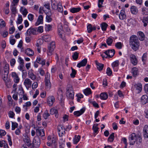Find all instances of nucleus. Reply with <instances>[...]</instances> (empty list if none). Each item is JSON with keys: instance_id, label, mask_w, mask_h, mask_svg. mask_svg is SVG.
Wrapping results in <instances>:
<instances>
[{"instance_id": "30", "label": "nucleus", "mask_w": 148, "mask_h": 148, "mask_svg": "<svg viewBox=\"0 0 148 148\" xmlns=\"http://www.w3.org/2000/svg\"><path fill=\"white\" fill-rule=\"evenodd\" d=\"M51 6L53 10H55L57 9V6L58 4L57 3L56 1L54 0H51Z\"/></svg>"}, {"instance_id": "28", "label": "nucleus", "mask_w": 148, "mask_h": 148, "mask_svg": "<svg viewBox=\"0 0 148 148\" xmlns=\"http://www.w3.org/2000/svg\"><path fill=\"white\" fill-rule=\"evenodd\" d=\"M130 11L133 14H136L138 12L137 8L134 6H132L130 8Z\"/></svg>"}, {"instance_id": "23", "label": "nucleus", "mask_w": 148, "mask_h": 148, "mask_svg": "<svg viewBox=\"0 0 148 148\" xmlns=\"http://www.w3.org/2000/svg\"><path fill=\"white\" fill-rule=\"evenodd\" d=\"M58 32L60 36H61L63 32V28L61 24L60 23L58 25Z\"/></svg>"}, {"instance_id": "52", "label": "nucleus", "mask_w": 148, "mask_h": 148, "mask_svg": "<svg viewBox=\"0 0 148 148\" xmlns=\"http://www.w3.org/2000/svg\"><path fill=\"white\" fill-rule=\"evenodd\" d=\"M8 104L9 106H10L12 104V99L11 96L10 95L8 96Z\"/></svg>"}, {"instance_id": "48", "label": "nucleus", "mask_w": 148, "mask_h": 148, "mask_svg": "<svg viewBox=\"0 0 148 148\" xmlns=\"http://www.w3.org/2000/svg\"><path fill=\"white\" fill-rule=\"evenodd\" d=\"M60 147V148L63 147V145L65 143V140L63 138H62L60 139L59 141Z\"/></svg>"}, {"instance_id": "11", "label": "nucleus", "mask_w": 148, "mask_h": 148, "mask_svg": "<svg viewBox=\"0 0 148 148\" xmlns=\"http://www.w3.org/2000/svg\"><path fill=\"white\" fill-rule=\"evenodd\" d=\"M131 62L134 65L137 64L138 61L135 56L133 54H131L130 56Z\"/></svg>"}, {"instance_id": "9", "label": "nucleus", "mask_w": 148, "mask_h": 148, "mask_svg": "<svg viewBox=\"0 0 148 148\" xmlns=\"http://www.w3.org/2000/svg\"><path fill=\"white\" fill-rule=\"evenodd\" d=\"M23 138L25 143L27 146L29 147L32 145L29 138L27 135H23Z\"/></svg>"}, {"instance_id": "50", "label": "nucleus", "mask_w": 148, "mask_h": 148, "mask_svg": "<svg viewBox=\"0 0 148 148\" xmlns=\"http://www.w3.org/2000/svg\"><path fill=\"white\" fill-rule=\"evenodd\" d=\"M23 21V18L21 15H19L18 18L16 22V23L18 24H20Z\"/></svg>"}, {"instance_id": "38", "label": "nucleus", "mask_w": 148, "mask_h": 148, "mask_svg": "<svg viewBox=\"0 0 148 148\" xmlns=\"http://www.w3.org/2000/svg\"><path fill=\"white\" fill-rule=\"evenodd\" d=\"M114 138V133H112L108 138V141L111 142L113 141Z\"/></svg>"}, {"instance_id": "43", "label": "nucleus", "mask_w": 148, "mask_h": 148, "mask_svg": "<svg viewBox=\"0 0 148 148\" xmlns=\"http://www.w3.org/2000/svg\"><path fill=\"white\" fill-rule=\"evenodd\" d=\"M57 9L59 12H62L63 11V9L62 6L61 5V4L60 3H59L58 4Z\"/></svg>"}, {"instance_id": "15", "label": "nucleus", "mask_w": 148, "mask_h": 148, "mask_svg": "<svg viewBox=\"0 0 148 148\" xmlns=\"http://www.w3.org/2000/svg\"><path fill=\"white\" fill-rule=\"evenodd\" d=\"M87 62V59L86 58H85L77 64V67L79 68L81 66H85Z\"/></svg>"}, {"instance_id": "6", "label": "nucleus", "mask_w": 148, "mask_h": 148, "mask_svg": "<svg viewBox=\"0 0 148 148\" xmlns=\"http://www.w3.org/2000/svg\"><path fill=\"white\" fill-rule=\"evenodd\" d=\"M37 33V28L31 27L27 30L26 33V35L27 36H30L32 34L35 35Z\"/></svg>"}, {"instance_id": "13", "label": "nucleus", "mask_w": 148, "mask_h": 148, "mask_svg": "<svg viewBox=\"0 0 148 148\" xmlns=\"http://www.w3.org/2000/svg\"><path fill=\"white\" fill-rule=\"evenodd\" d=\"M28 75L29 78L32 80H34L36 79V75L34 73V71L32 69H30L28 71Z\"/></svg>"}, {"instance_id": "5", "label": "nucleus", "mask_w": 148, "mask_h": 148, "mask_svg": "<svg viewBox=\"0 0 148 148\" xmlns=\"http://www.w3.org/2000/svg\"><path fill=\"white\" fill-rule=\"evenodd\" d=\"M55 43L54 42H52L48 46L47 54L49 56L52 55V52L55 48Z\"/></svg>"}, {"instance_id": "41", "label": "nucleus", "mask_w": 148, "mask_h": 148, "mask_svg": "<svg viewBox=\"0 0 148 148\" xmlns=\"http://www.w3.org/2000/svg\"><path fill=\"white\" fill-rule=\"evenodd\" d=\"M98 125V124H94L92 127V129L93 130L94 133H97L98 132L99 128L97 127Z\"/></svg>"}, {"instance_id": "31", "label": "nucleus", "mask_w": 148, "mask_h": 148, "mask_svg": "<svg viewBox=\"0 0 148 148\" xmlns=\"http://www.w3.org/2000/svg\"><path fill=\"white\" fill-rule=\"evenodd\" d=\"M135 87L136 89L138 90V92L139 93L141 92L142 90V86L141 83H139L135 85Z\"/></svg>"}, {"instance_id": "40", "label": "nucleus", "mask_w": 148, "mask_h": 148, "mask_svg": "<svg viewBox=\"0 0 148 148\" xmlns=\"http://www.w3.org/2000/svg\"><path fill=\"white\" fill-rule=\"evenodd\" d=\"M138 33L140 36L139 37V39L141 41L144 40L145 38V35L144 33L141 32H139Z\"/></svg>"}, {"instance_id": "18", "label": "nucleus", "mask_w": 148, "mask_h": 148, "mask_svg": "<svg viewBox=\"0 0 148 148\" xmlns=\"http://www.w3.org/2000/svg\"><path fill=\"white\" fill-rule=\"evenodd\" d=\"M140 21H142V22L144 23V27H146L147 24H148V16L145 17L144 16L142 18V17H140L139 18Z\"/></svg>"}, {"instance_id": "21", "label": "nucleus", "mask_w": 148, "mask_h": 148, "mask_svg": "<svg viewBox=\"0 0 148 148\" xmlns=\"http://www.w3.org/2000/svg\"><path fill=\"white\" fill-rule=\"evenodd\" d=\"M12 76L14 78V80L16 83H18L19 82V78L15 73H12Z\"/></svg>"}, {"instance_id": "3", "label": "nucleus", "mask_w": 148, "mask_h": 148, "mask_svg": "<svg viewBox=\"0 0 148 148\" xmlns=\"http://www.w3.org/2000/svg\"><path fill=\"white\" fill-rule=\"evenodd\" d=\"M66 94L67 97L69 99H73L74 92L72 86L68 84L66 88Z\"/></svg>"}, {"instance_id": "27", "label": "nucleus", "mask_w": 148, "mask_h": 148, "mask_svg": "<svg viewBox=\"0 0 148 148\" xmlns=\"http://www.w3.org/2000/svg\"><path fill=\"white\" fill-rule=\"evenodd\" d=\"M141 14L144 16L148 15V9L145 7H143L141 9Z\"/></svg>"}, {"instance_id": "51", "label": "nucleus", "mask_w": 148, "mask_h": 148, "mask_svg": "<svg viewBox=\"0 0 148 148\" xmlns=\"http://www.w3.org/2000/svg\"><path fill=\"white\" fill-rule=\"evenodd\" d=\"M79 53L77 52H75L72 56V57L73 59L75 60H76L78 58Z\"/></svg>"}, {"instance_id": "7", "label": "nucleus", "mask_w": 148, "mask_h": 148, "mask_svg": "<svg viewBox=\"0 0 148 148\" xmlns=\"http://www.w3.org/2000/svg\"><path fill=\"white\" fill-rule=\"evenodd\" d=\"M58 134L60 137H62L65 133V129L62 125H60L58 126Z\"/></svg>"}, {"instance_id": "63", "label": "nucleus", "mask_w": 148, "mask_h": 148, "mask_svg": "<svg viewBox=\"0 0 148 148\" xmlns=\"http://www.w3.org/2000/svg\"><path fill=\"white\" fill-rule=\"evenodd\" d=\"M119 64V61L118 60H116L112 64V66L113 67H117L118 66Z\"/></svg>"}, {"instance_id": "36", "label": "nucleus", "mask_w": 148, "mask_h": 148, "mask_svg": "<svg viewBox=\"0 0 148 148\" xmlns=\"http://www.w3.org/2000/svg\"><path fill=\"white\" fill-rule=\"evenodd\" d=\"M81 8L79 7L73 8L70 9V12L72 13H75L79 12Z\"/></svg>"}, {"instance_id": "12", "label": "nucleus", "mask_w": 148, "mask_h": 148, "mask_svg": "<svg viewBox=\"0 0 148 148\" xmlns=\"http://www.w3.org/2000/svg\"><path fill=\"white\" fill-rule=\"evenodd\" d=\"M32 84V81L28 78H26L24 82V85L27 89L30 88Z\"/></svg>"}, {"instance_id": "25", "label": "nucleus", "mask_w": 148, "mask_h": 148, "mask_svg": "<svg viewBox=\"0 0 148 148\" xmlns=\"http://www.w3.org/2000/svg\"><path fill=\"white\" fill-rule=\"evenodd\" d=\"M45 88L47 90L50 89L51 87V84L49 80H45Z\"/></svg>"}, {"instance_id": "2", "label": "nucleus", "mask_w": 148, "mask_h": 148, "mask_svg": "<svg viewBox=\"0 0 148 148\" xmlns=\"http://www.w3.org/2000/svg\"><path fill=\"white\" fill-rule=\"evenodd\" d=\"M129 45L132 49L134 51H137L139 49L140 43L137 37L132 35L130 38Z\"/></svg>"}, {"instance_id": "49", "label": "nucleus", "mask_w": 148, "mask_h": 148, "mask_svg": "<svg viewBox=\"0 0 148 148\" xmlns=\"http://www.w3.org/2000/svg\"><path fill=\"white\" fill-rule=\"evenodd\" d=\"M106 43L108 45L110 46L113 42V39L109 37L106 40Z\"/></svg>"}, {"instance_id": "57", "label": "nucleus", "mask_w": 148, "mask_h": 148, "mask_svg": "<svg viewBox=\"0 0 148 148\" xmlns=\"http://www.w3.org/2000/svg\"><path fill=\"white\" fill-rule=\"evenodd\" d=\"M147 53H144L142 58V61L143 62H145L147 60Z\"/></svg>"}, {"instance_id": "56", "label": "nucleus", "mask_w": 148, "mask_h": 148, "mask_svg": "<svg viewBox=\"0 0 148 148\" xmlns=\"http://www.w3.org/2000/svg\"><path fill=\"white\" fill-rule=\"evenodd\" d=\"M106 73L107 75L109 76L111 75L112 74V72L111 69L109 67L107 68Z\"/></svg>"}, {"instance_id": "16", "label": "nucleus", "mask_w": 148, "mask_h": 148, "mask_svg": "<svg viewBox=\"0 0 148 148\" xmlns=\"http://www.w3.org/2000/svg\"><path fill=\"white\" fill-rule=\"evenodd\" d=\"M25 53L29 56H32L34 54V51L30 48L27 49L25 51Z\"/></svg>"}, {"instance_id": "47", "label": "nucleus", "mask_w": 148, "mask_h": 148, "mask_svg": "<svg viewBox=\"0 0 148 148\" xmlns=\"http://www.w3.org/2000/svg\"><path fill=\"white\" fill-rule=\"evenodd\" d=\"M141 100L145 103H146L147 101L148 97L146 95H143L141 97Z\"/></svg>"}, {"instance_id": "32", "label": "nucleus", "mask_w": 148, "mask_h": 148, "mask_svg": "<svg viewBox=\"0 0 148 148\" xmlns=\"http://www.w3.org/2000/svg\"><path fill=\"white\" fill-rule=\"evenodd\" d=\"M115 53V51L114 49L108 50V57L110 58L114 56Z\"/></svg>"}, {"instance_id": "19", "label": "nucleus", "mask_w": 148, "mask_h": 148, "mask_svg": "<svg viewBox=\"0 0 148 148\" xmlns=\"http://www.w3.org/2000/svg\"><path fill=\"white\" fill-rule=\"evenodd\" d=\"M126 16L125 14V12L124 10H122L121 11L119 17L120 19L123 20L126 18Z\"/></svg>"}, {"instance_id": "17", "label": "nucleus", "mask_w": 148, "mask_h": 148, "mask_svg": "<svg viewBox=\"0 0 148 148\" xmlns=\"http://www.w3.org/2000/svg\"><path fill=\"white\" fill-rule=\"evenodd\" d=\"M143 136L145 138H148V126L145 125L143 128Z\"/></svg>"}, {"instance_id": "26", "label": "nucleus", "mask_w": 148, "mask_h": 148, "mask_svg": "<svg viewBox=\"0 0 148 148\" xmlns=\"http://www.w3.org/2000/svg\"><path fill=\"white\" fill-rule=\"evenodd\" d=\"M97 69L99 71H101L103 67V64L98 62L97 61H95Z\"/></svg>"}, {"instance_id": "4", "label": "nucleus", "mask_w": 148, "mask_h": 148, "mask_svg": "<svg viewBox=\"0 0 148 148\" xmlns=\"http://www.w3.org/2000/svg\"><path fill=\"white\" fill-rule=\"evenodd\" d=\"M32 144L33 148H38L40 144V140L39 137L38 136H35Z\"/></svg>"}, {"instance_id": "34", "label": "nucleus", "mask_w": 148, "mask_h": 148, "mask_svg": "<svg viewBox=\"0 0 148 148\" xmlns=\"http://www.w3.org/2000/svg\"><path fill=\"white\" fill-rule=\"evenodd\" d=\"M132 75L134 77H136V76L138 75V72L137 68L136 67L133 68L132 69Z\"/></svg>"}, {"instance_id": "53", "label": "nucleus", "mask_w": 148, "mask_h": 148, "mask_svg": "<svg viewBox=\"0 0 148 148\" xmlns=\"http://www.w3.org/2000/svg\"><path fill=\"white\" fill-rule=\"evenodd\" d=\"M115 46L118 49H121L122 47V43L121 42H117L115 44Z\"/></svg>"}, {"instance_id": "37", "label": "nucleus", "mask_w": 148, "mask_h": 148, "mask_svg": "<svg viewBox=\"0 0 148 148\" xmlns=\"http://www.w3.org/2000/svg\"><path fill=\"white\" fill-rule=\"evenodd\" d=\"M84 92L86 95H88L91 93V90L90 88H87L84 90Z\"/></svg>"}, {"instance_id": "59", "label": "nucleus", "mask_w": 148, "mask_h": 148, "mask_svg": "<svg viewBox=\"0 0 148 148\" xmlns=\"http://www.w3.org/2000/svg\"><path fill=\"white\" fill-rule=\"evenodd\" d=\"M77 97V101L79 102L80 101V99L83 97V95L81 94H78L76 95Z\"/></svg>"}, {"instance_id": "8", "label": "nucleus", "mask_w": 148, "mask_h": 148, "mask_svg": "<svg viewBox=\"0 0 148 148\" xmlns=\"http://www.w3.org/2000/svg\"><path fill=\"white\" fill-rule=\"evenodd\" d=\"M36 133L37 136H40L41 137H42L45 136V130L44 129H40L39 127H38L36 129Z\"/></svg>"}, {"instance_id": "33", "label": "nucleus", "mask_w": 148, "mask_h": 148, "mask_svg": "<svg viewBox=\"0 0 148 148\" xmlns=\"http://www.w3.org/2000/svg\"><path fill=\"white\" fill-rule=\"evenodd\" d=\"M80 136L78 135V136L75 135V138L73 140V142L74 144H76L77 143L80 139Z\"/></svg>"}, {"instance_id": "46", "label": "nucleus", "mask_w": 148, "mask_h": 148, "mask_svg": "<svg viewBox=\"0 0 148 148\" xmlns=\"http://www.w3.org/2000/svg\"><path fill=\"white\" fill-rule=\"evenodd\" d=\"M71 69L72 70V73L70 74V76L71 77L74 78L75 77V75L76 73V71L72 67H71Z\"/></svg>"}, {"instance_id": "29", "label": "nucleus", "mask_w": 148, "mask_h": 148, "mask_svg": "<svg viewBox=\"0 0 148 148\" xmlns=\"http://www.w3.org/2000/svg\"><path fill=\"white\" fill-rule=\"evenodd\" d=\"M108 94L106 92L101 93L100 95V98L103 100H106L108 98Z\"/></svg>"}, {"instance_id": "62", "label": "nucleus", "mask_w": 148, "mask_h": 148, "mask_svg": "<svg viewBox=\"0 0 148 148\" xmlns=\"http://www.w3.org/2000/svg\"><path fill=\"white\" fill-rule=\"evenodd\" d=\"M0 27H4L5 26V21L2 19L0 20Z\"/></svg>"}, {"instance_id": "1", "label": "nucleus", "mask_w": 148, "mask_h": 148, "mask_svg": "<svg viewBox=\"0 0 148 148\" xmlns=\"http://www.w3.org/2000/svg\"><path fill=\"white\" fill-rule=\"evenodd\" d=\"M129 140L130 145H134L136 142V144L139 145L142 143V138L140 134L133 133L129 136Z\"/></svg>"}, {"instance_id": "61", "label": "nucleus", "mask_w": 148, "mask_h": 148, "mask_svg": "<svg viewBox=\"0 0 148 148\" xmlns=\"http://www.w3.org/2000/svg\"><path fill=\"white\" fill-rule=\"evenodd\" d=\"M88 32V33H90L92 31V26L91 24H89L87 26Z\"/></svg>"}, {"instance_id": "20", "label": "nucleus", "mask_w": 148, "mask_h": 148, "mask_svg": "<svg viewBox=\"0 0 148 148\" xmlns=\"http://www.w3.org/2000/svg\"><path fill=\"white\" fill-rule=\"evenodd\" d=\"M43 16L42 15H40L38 18L37 22L36 23L35 25L38 26L40 24L43 23Z\"/></svg>"}, {"instance_id": "22", "label": "nucleus", "mask_w": 148, "mask_h": 148, "mask_svg": "<svg viewBox=\"0 0 148 148\" xmlns=\"http://www.w3.org/2000/svg\"><path fill=\"white\" fill-rule=\"evenodd\" d=\"M36 61L37 63L42 64V66L45 65L46 61L43 58H41L40 57H38L36 59Z\"/></svg>"}, {"instance_id": "64", "label": "nucleus", "mask_w": 148, "mask_h": 148, "mask_svg": "<svg viewBox=\"0 0 148 148\" xmlns=\"http://www.w3.org/2000/svg\"><path fill=\"white\" fill-rule=\"evenodd\" d=\"M43 31V27L42 26L39 27L38 28H37V32H38L40 33H42Z\"/></svg>"}, {"instance_id": "58", "label": "nucleus", "mask_w": 148, "mask_h": 148, "mask_svg": "<svg viewBox=\"0 0 148 148\" xmlns=\"http://www.w3.org/2000/svg\"><path fill=\"white\" fill-rule=\"evenodd\" d=\"M38 72H39L40 74L42 76H44L45 74L44 70L41 68L38 69Z\"/></svg>"}, {"instance_id": "10", "label": "nucleus", "mask_w": 148, "mask_h": 148, "mask_svg": "<svg viewBox=\"0 0 148 148\" xmlns=\"http://www.w3.org/2000/svg\"><path fill=\"white\" fill-rule=\"evenodd\" d=\"M55 101V98L53 96H50L47 98V103L49 106H52Z\"/></svg>"}, {"instance_id": "44", "label": "nucleus", "mask_w": 148, "mask_h": 148, "mask_svg": "<svg viewBox=\"0 0 148 148\" xmlns=\"http://www.w3.org/2000/svg\"><path fill=\"white\" fill-rule=\"evenodd\" d=\"M45 29L46 31H49L51 30L52 26L51 25L49 24H46L45 25Z\"/></svg>"}, {"instance_id": "39", "label": "nucleus", "mask_w": 148, "mask_h": 148, "mask_svg": "<svg viewBox=\"0 0 148 148\" xmlns=\"http://www.w3.org/2000/svg\"><path fill=\"white\" fill-rule=\"evenodd\" d=\"M127 24L129 26H133L134 25V20L132 19H127Z\"/></svg>"}, {"instance_id": "60", "label": "nucleus", "mask_w": 148, "mask_h": 148, "mask_svg": "<svg viewBox=\"0 0 148 148\" xmlns=\"http://www.w3.org/2000/svg\"><path fill=\"white\" fill-rule=\"evenodd\" d=\"M56 138H52L51 140H50V141L52 145H54L55 146L56 145Z\"/></svg>"}, {"instance_id": "54", "label": "nucleus", "mask_w": 148, "mask_h": 148, "mask_svg": "<svg viewBox=\"0 0 148 148\" xmlns=\"http://www.w3.org/2000/svg\"><path fill=\"white\" fill-rule=\"evenodd\" d=\"M12 130H15L16 128L18 125V124L16 123L12 122Z\"/></svg>"}, {"instance_id": "14", "label": "nucleus", "mask_w": 148, "mask_h": 148, "mask_svg": "<svg viewBox=\"0 0 148 148\" xmlns=\"http://www.w3.org/2000/svg\"><path fill=\"white\" fill-rule=\"evenodd\" d=\"M85 110V108L81 109L79 111H75L74 112V114L76 116H79L82 114L84 112Z\"/></svg>"}, {"instance_id": "55", "label": "nucleus", "mask_w": 148, "mask_h": 148, "mask_svg": "<svg viewBox=\"0 0 148 148\" xmlns=\"http://www.w3.org/2000/svg\"><path fill=\"white\" fill-rule=\"evenodd\" d=\"M50 114H53L57 113L58 111L56 109L54 108L51 109L50 111Z\"/></svg>"}, {"instance_id": "45", "label": "nucleus", "mask_w": 148, "mask_h": 148, "mask_svg": "<svg viewBox=\"0 0 148 148\" xmlns=\"http://www.w3.org/2000/svg\"><path fill=\"white\" fill-rule=\"evenodd\" d=\"M46 21L48 22H50L52 20V18L51 17V15L49 14V13H47L46 17Z\"/></svg>"}, {"instance_id": "24", "label": "nucleus", "mask_w": 148, "mask_h": 148, "mask_svg": "<svg viewBox=\"0 0 148 148\" xmlns=\"http://www.w3.org/2000/svg\"><path fill=\"white\" fill-rule=\"evenodd\" d=\"M16 5L15 3H12L10 6L11 10L14 14H15L16 12V9L15 7Z\"/></svg>"}, {"instance_id": "42", "label": "nucleus", "mask_w": 148, "mask_h": 148, "mask_svg": "<svg viewBox=\"0 0 148 148\" xmlns=\"http://www.w3.org/2000/svg\"><path fill=\"white\" fill-rule=\"evenodd\" d=\"M108 26V24L106 23H103L101 24V27L103 31H105L106 29V28Z\"/></svg>"}, {"instance_id": "35", "label": "nucleus", "mask_w": 148, "mask_h": 148, "mask_svg": "<svg viewBox=\"0 0 148 148\" xmlns=\"http://www.w3.org/2000/svg\"><path fill=\"white\" fill-rule=\"evenodd\" d=\"M43 40L45 42H48L51 40V36L48 35H45L42 37Z\"/></svg>"}]
</instances>
